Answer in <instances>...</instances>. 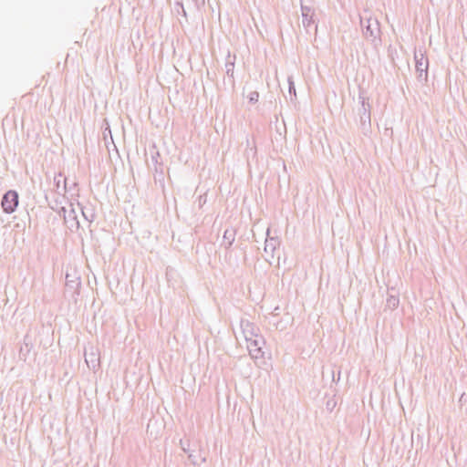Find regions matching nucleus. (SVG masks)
<instances>
[{"instance_id": "nucleus-1", "label": "nucleus", "mask_w": 467, "mask_h": 467, "mask_svg": "<svg viewBox=\"0 0 467 467\" xmlns=\"http://www.w3.org/2000/svg\"><path fill=\"white\" fill-rule=\"evenodd\" d=\"M18 204V195L14 191L7 192L2 200V207L7 213H13Z\"/></svg>"}]
</instances>
